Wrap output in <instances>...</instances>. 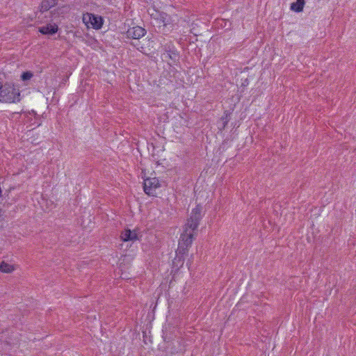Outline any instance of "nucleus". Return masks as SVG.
Segmentation results:
<instances>
[{"label": "nucleus", "mask_w": 356, "mask_h": 356, "mask_svg": "<svg viewBox=\"0 0 356 356\" xmlns=\"http://www.w3.org/2000/svg\"><path fill=\"white\" fill-rule=\"evenodd\" d=\"M184 261H185V257L177 255L176 254V256H175V259H173V265L177 267L178 268H179L183 266V265L184 264Z\"/></svg>", "instance_id": "nucleus-12"}, {"label": "nucleus", "mask_w": 356, "mask_h": 356, "mask_svg": "<svg viewBox=\"0 0 356 356\" xmlns=\"http://www.w3.org/2000/svg\"><path fill=\"white\" fill-rule=\"evenodd\" d=\"M160 186L159 179L156 177L147 178L144 180V191L148 195H153L155 190Z\"/></svg>", "instance_id": "nucleus-4"}, {"label": "nucleus", "mask_w": 356, "mask_h": 356, "mask_svg": "<svg viewBox=\"0 0 356 356\" xmlns=\"http://www.w3.org/2000/svg\"><path fill=\"white\" fill-rule=\"evenodd\" d=\"M33 76V74L31 72H24L21 75V79L23 81H28Z\"/></svg>", "instance_id": "nucleus-15"}, {"label": "nucleus", "mask_w": 356, "mask_h": 356, "mask_svg": "<svg viewBox=\"0 0 356 356\" xmlns=\"http://www.w3.org/2000/svg\"><path fill=\"white\" fill-rule=\"evenodd\" d=\"M229 113L227 111L224 113V115L221 118V120L223 121V129L227 126L229 120Z\"/></svg>", "instance_id": "nucleus-16"}, {"label": "nucleus", "mask_w": 356, "mask_h": 356, "mask_svg": "<svg viewBox=\"0 0 356 356\" xmlns=\"http://www.w3.org/2000/svg\"><path fill=\"white\" fill-rule=\"evenodd\" d=\"M83 22L88 26L90 24L94 29L99 30L103 26L104 19L97 15L86 13L83 16Z\"/></svg>", "instance_id": "nucleus-3"}, {"label": "nucleus", "mask_w": 356, "mask_h": 356, "mask_svg": "<svg viewBox=\"0 0 356 356\" xmlns=\"http://www.w3.org/2000/svg\"><path fill=\"white\" fill-rule=\"evenodd\" d=\"M167 52H168V55L170 59L172 60H176L179 58V54L177 50L175 49H169L166 50Z\"/></svg>", "instance_id": "nucleus-14"}, {"label": "nucleus", "mask_w": 356, "mask_h": 356, "mask_svg": "<svg viewBox=\"0 0 356 356\" xmlns=\"http://www.w3.org/2000/svg\"><path fill=\"white\" fill-rule=\"evenodd\" d=\"M58 0H43L41 3L42 12L49 10L51 8L55 6L57 4Z\"/></svg>", "instance_id": "nucleus-9"}, {"label": "nucleus", "mask_w": 356, "mask_h": 356, "mask_svg": "<svg viewBox=\"0 0 356 356\" xmlns=\"http://www.w3.org/2000/svg\"><path fill=\"white\" fill-rule=\"evenodd\" d=\"M305 5V0H296L291 4V10L296 13L302 11Z\"/></svg>", "instance_id": "nucleus-10"}, {"label": "nucleus", "mask_w": 356, "mask_h": 356, "mask_svg": "<svg viewBox=\"0 0 356 356\" xmlns=\"http://www.w3.org/2000/svg\"><path fill=\"white\" fill-rule=\"evenodd\" d=\"M146 33V30L141 26H136L129 28L126 34L128 38L140 39Z\"/></svg>", "instance_id": "nucleus-6"}, {"label": "nucleus", "mask_w": 356, "mask_h": 356, "mask_svg": "<svg viewBox=\"0 0 356 356\" xmlns=\"http://www.w3.org/2000/svg\"><path fill=\"white\" fill-rule=\"evenodd\" d=\"M58 31V26L56 24H48L39 28V32L42 35H54Z\"/></svg>", "instance_id": "nucleus-8"}, {"label": "nucleus", "mask_w": 356, "mask_h": 356, "mask_svg": "<svg viewBox=\"0 0 356 356\" xmlns=\"http://www.w3.org/2000/svg\"><path fill=\"white\" fill-rule=\"evenodd\" d=\"M120 238L123 241H135L139 240V236L137 230H131L129 228L124 229L121 232Z\"/></svg>", "instance_id": "nucleus-7"}, {"label": "nucleus", "mask_w": 356, "mask_h": 356, "mask_svg": "<svg viewBox=\"0 0 356 356\" xmlns=\"http://www.w3.org/2000/svg\"><path fill=\"white\" fill-rule=\"evenodd\" d=\"M14 270V268L13 266L6 263L5 261H2L0 263V271L2 273H9Z\"/></svg>", "instance_id": "nucleus-11"}, {"label": "nucleus", "mask_w": 356, "mask_h": 356, "mask_svg": "<svg viewBox=\"0 0 356 356\" xmlns=\"http://www.w3.org/2000/svg\"><path fill=\"white\" fill-rule=\"evenodd\" d=\"M202 210V207L200 204H197L192 209L190 218L187 220V222L185 225V228L192 232H195L197 229L203 216Z\"/></svg>", "instance_id": "nucleus-2"}, {"label": "nucleus", "mask_w": 356, "mask_h": 356, "mask_svg": "<svg viewBox=\"0 0 356 356\" xmlns=\"http://www.w3.org/2000/svg\"><path fill=\"white\" fill-rule=\"evenodd\" d=\"M193 233L194 232L185 228L184 232L181 234L179 243L189 248L193 243L194 237Z\"/></svg>", "instance_id": "nucleus-5"}, {"label": "nucleus", "mask_w": 356, "mask_h": 356, "mask_svg": "<svg viewBox=\"0 0 356 356\" xmlns=\"http://www.w3.org/2000/svg\"><path fill=\"white\" fill-rule=\"evenodd\" d=\"M20 101L19 89L13 85L0 82V102L3 103H15Z\"/></svg>", "instance_id": "nucleus-1"}, {"label": "nucleus", "mask_w": 356, "mask_h": 356, "mask_svg": "<svg viewBox=\"0 0 356 356\" xmlns=\"http://www.w3.org/2000/svg\"><path fill=\"white\" fill-rule=\"evenodd\" d=\"M188 249L189 248H188L187 247L179 243L177 250H176V254L177 255L185 257L188 253Z\"/></svg>", "instance_id": "nucleus-13"}]
</instances>
